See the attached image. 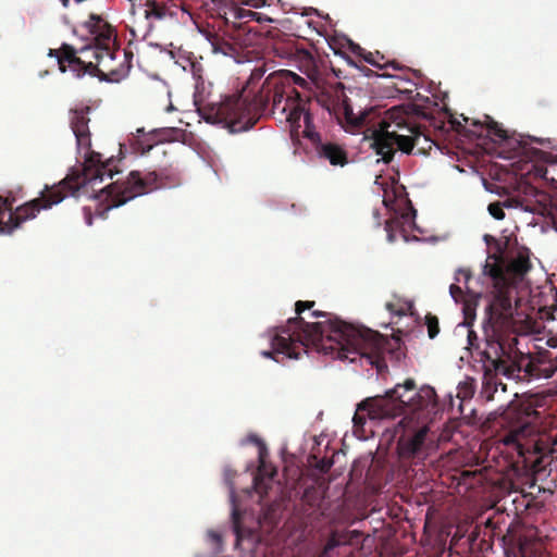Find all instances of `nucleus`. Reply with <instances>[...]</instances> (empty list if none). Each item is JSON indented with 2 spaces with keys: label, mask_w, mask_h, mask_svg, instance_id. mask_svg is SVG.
Masks as SVG:
<instances>
[{
  "label": "nucleus",
  "mask_w": 557,
  "mask_h": 557,
  "mask_svg": "<svg viewBox=\"0 0 557 557\" xmlns=\"http://www.w3.org/2000/svg\"><path fill=\"white\" fill-rule=\"evenodd\" d=\"M505 557H522V525L511 524L503 539Z\"/></svg>",
  "instance_id": "obj_22"
},
{
  "label": "nucleus",
  "mask_w": 557,
  "mask_h": 557,
  "mask_svg": "<svg viewBox=\"0 0 557 557\" xmlns=\"http://www.w3.org/2000/svg\"><path fill=\"white\" fill-rule=\"evenodd\" d=\"M510 269L512 270L513 274L517 277L522 276V252L521 251L517 252V255L510 265Z\"/></svg>",
  "instance_id": "obj_34"
},
{
  "label": "nucleus",
  "mask_w": 557,
  "mask_h": 557,
  "mask_svg": "<svg viewBox=\"0 0 557 557\" xmlns=\"http://www.w3.org/2000/svg\"><path fill=\"white\" fill-rule=\"evenodd\" d=\"M307 86L305 78L290 71L273 72L257 91L244 90L221 102L207 103L198 111L207 122L223 124L232 133L248 131L267 114L278 113L294 131L302 126V135L311 141L319 158L334 166H344L348 163L345 149L335 143L322 141L315 131L309 96L298 89L305 90Z\"/></svg>",
  "instance_id": "obj_1"
},
{
  "label": "nucleus",
  "mask_w": 557,
  "mask_h": 557,
  "mask_svg": "<svg viewBox=\"0 0 557 557\" xmlns=\"http://www.w3.org/2000/svg\"><path fill=\"white\" fill-rule=\"evenodd\" d=\"M520 335L522 324L508 320L494 330L493 336L486 338L483 357L491 362L496 373L508 379L519 377L522 370V352L518 347Z\"/></svg>",
  "instance_id": "obj_11"
},
{
  "label": "nucleus",
  "mask_w": 557,
  "mask_h": 557,
  "mask_svg": "<svg viewBox=\"0 0 557 557\" xmlns=\"http://www.w3.org/2000/svg\"><path fill=\"white\" fill-rule=\"evenodd\" d=\"M416 215V210L411 208V213H404L400 218L395 216L385 222V231L387 233V239L393 243L396 239L395 230L401 224V220L408 221L410 218Z\"/></svg>",
  "instance_id": "obj_25"
},
{
  "label": "nucleus",
  "mask_w": 557,
  "mask_h": 557,
  "mask_svg": "<svg viewBox=\"0 0 557 557\" xmlns=\"http://www.w3.org/2000/svg\"><path fill=\"white\" fill-rule=\"evenodd\" d=\"M236 15V25H232L234 28L243 32L250 33L252 29L247 25L250 21H256L258 23L273 22L271 17L264 15L262 13L253 12L251 10H246L237 7L235 12Z\"/></svg>",
  "instance_id": "obj_23"
},
{
  "label": "nucleus",
  "mask_w": 557,
  "mask_h": 557,
  "mask_svg": "<svg viewBox=\"0 0 557 557\" xmlns=\"http://www.w3.org/2000/svg\"><path fill=\"white\" fill-rule=\"evenodd\" d=\"M271 336V350H263L261 355L265 358H272L276 362L283 359H299L302 352H307L309 346H300L297 335L293 334L290 339L282 338L281 335L287 336L283 333V325L276 326Z\"/></svg>",
  "instance_id": "obj_16"
},
{
  "label": "nucleus",
  "mask_w": 557,
  "mask_h": 557,
  "mask_svg": "<svg viewBox=\"0 0 557 557\" xmlns=\"http://www.w3.org/2000/svg\"><path fill=\"white\" fill-rule=\"evenodd\" d=\"M449 292H450V295L453 296V298L456 300L459 297H461V295H462V289L458 285H455V284L450 285Z\"/></svg>",
  "instance_id": "obj_41"
},
{
  "label": "nucleus",
  "mask_w": 557,
  "mask_h": 557,
  "mask_svg": "<svg viewBox=\"0 0 557 557\" xmlns=\"http://www.w3.org/2000/svg\"><path fill=\"white\" fill-rule=\"evenodd\" d=\"M263 76V71L262 70H255L251 74V77L250 79H260L261 77Z\"/></svg>",
  "instance_id": "obj_43"
},
{
  "label": "nucleus",
  "mask_w": 557,
  "mask_h": 557,
  "mask_svg": "<svg viewBox=\"0 0 557 557\" xmlns=\"http://www.w3.org/2000/svg\"><path fill=\"white\" fill-rule=\"evenodd\" d=\"M473 394H474L473 380L459 384L458 394H457V396L459 398H461V399L471 398L473 396Z\"/></svg>",
  "instance_id": "obj_31"
},
{
  "label": "nucleus",
  "mask_w": 557,
  "mask_h": 557,
  "mask_svg": "<svg viewBox=\"0 0 557 557\" xmlns=\"http://www.w3.org/2000/svg\"><path fill=\"white\" fill-rule=\"evenodd\" d=\"M482 473L480 470H463L460 473L459 484H465L470 487H473L475 484H479L482 482Z\"/></svg>",
  "instance_id": "obj_29"
},
{
  "label": "nucleus",
  "mask_w": 557,
  "mask_h": 557,
  "mask_svg": "<svg viewBox=\"0 0 557 557\" xmlns=\"http://www.w3.org/2000/svg\"><path fill=\"white\" fill-rule=\"evenodd\" d=\"M349 50L357 57L361 58L363 60V55L367 54L368 51H366L363 48H361L358 44L350 42L349 44Z\"/></svg>",
  "instance_id": "obj_36"
},
{
  "label": "nucleus",
  "mask_w": 557,
  "mask_h": 557,
  "mask_svg": "<svg viewBox=\"0 0 557 557\" xmlns=\"http://www.w3.org/2000/svg\"><path fill=\"white\" fill-rule=\"evenodd\" d=\"M362 406H363V400L358 405L357 410L352 418L355 428H362L366 423L367 418H369L371 420L388 419V417L374 416V413L372 412V410H374V407L372 406V404L364 405L363 408H362Z\"/></svg>",
  "instance_id": "obj_24"
},
{
  "label": "nucleus",
  "mask_w": 557,
  "mask_h": 557,
  "mask_svg": "<svg viewBox=\"0 0 557 557\" xmlns=\"http://www.w3.org/2000/svg\"><path fill=\"white\" fill-rule=\"evenodd\" d=\"M274 0H246L245 3L247 5L253 7V8H260L265 5H271Z\"/></svg>",
  "instance_id": "obj_37"
},
{
  "label": "nucleus",
  "mask_w": 557,
  "mask_h": 557,
  "mask_svg": "<svg viewBox=\"0 0 557 557\" xmlns=\"http://www.w3.org/2000/svg\"><path fill=\"white\" fill-rule=\"evenodd\" d=\"M468 344H469L470 348H478L479 347V345H478V335L472 330H470L468 332Z\"/></svg>",
  "instance_id": "obj_38"
},
{
  "label": "nucleus",
  "mask_w": 557,
  "mask_h": 557,
  "mask_svg": "<svg viewBox=\"0 0 557 557\" xmlns=\"http://www.w3.org/2000/svg\"><path fill=\"white\" fill-rule=\"evenodd\" d=\"M180 183L178 174L171 168L150 171L141 174L132 171L125 181H116L100 188V198L107 202L106 209L117 208L135 197L145 195L158 188L176 186Z\"/></svg>",
  "instance_id": "obj_10"
},
{
  "label": "nucleus",
  "mask_w": 557,
  "mask_h": 557,
  "mask_svg": "<svg viewBox=\"0 0 557 557\" xmlns=\"http://www.w3.org/2000/svg\"><path fill=\"white\" fill-rule=\"evenodd\" d=\"M386 309H387L388 311H391V312H396V313H398V311H396L395 306H394L392 302H387V304H386Z\"/></svg>",
  "instance_id": "obj_45"
},
{
  "label": "nucleus",
  "mask_w": 557,
  "mask_h": 557,
  "mask_svg": "<svg viewBox=\"0 0 557 557\" xmlns=\"http://www.w3.org/2000/svg\"><path fill=\"white\" fill-rule=\"evenodd\" d=\"M532 143L550 144L524 134V223L542 232L557 231V199L546 190L557 188V157L531 147Z\"/></svg>",
  "instance_id": "obj_6"
},
{
  "label": "nucleus",
  "mask_w": 557,
  "mask_h": 557,
  "mask_svg": "<svg viewBox=\"0 0 557 557\" xmlns=\"http://www.w3.org/2000/svg\"><path fill=\"white\" fill-rule=\"evenodd\" d=\"M347 62L349 65H352V66L359 69L360 71H362L366 76H371L373 74V71H371L370 69H368L363 65L362 66L358 65L351 58H347Z\"/></svg>",
  "instance_id": "obj_39"
},
{
  "label": "nucleus",
  "mask_w": 557,
  "mask_h": 557,
  "mask_svg": "<svg viewBox=\"0 0 557 557\" xmlns=\"http://www.w3.org/2000/svg\"><path fill=\"white\" fill-rule=\"evenodd\" d=\"M208 537L216 545L222 544V535L213 530L208 531Z\"/></svg>",
  "instance_id": "obj_40"
},
{
  "label": "nucleus",
  "mask_w": 557,
  "mask_h": 557,
  "mask_svg": "<svg viewBox=\"0 0 557 557\" xmlns=\"http://www.w3.org/2000/svg\"><path fill=\"white\" fill-rule=\"evenodd\" d=\"M61 1H62V4H63L64 7H67V5H69V0H61Z\"/></svg>",
  "instance_id": "obj_48"
},
{
  "label": "nucleus",
  "mask_w": 557,
  "mask_h": 557,
  "mask_svg": "<svg viewBox=\"0 0 557 557\" xmlns=\"http://www.w3.org/2000/svg\"><path fill=\"white\" fill-rule=\"evenodd\" d=\"M374 407L372 412L376 417L395 418L404 416L399 425L410 422L431 421L436 413V393L431 386L417 387L413 379H407L403 384H396L382 396L369 397L363 405ZM364 406H362L363 408Z\"/></svg>",
  "instance_id": "obj_9"
},
{
  "label": "nucleus",
  "mask_w": 557,
  "mask_h": 557,
  "mask_svg": "<svg viewBox=\"0 0 557 557\" xmlns=\"http://www.w3.org/2000/svg\"><path fill=\"white\" fill-rule=\"evenodd\" d=\"M210 41L212 49L215 53H222L227 57H233L237 52V49L233 44L226 41L225 39L219 36L212 37Z\"/></svg>",
  "instance_id": "obj_27"
},
{
  "label": "nucleus",
  "mask_w": 557,
  "mask_h": 557,
  "mask_svg": "<svg viewBox=\"0 0 557 557\" xmlns=\"http://www.w3.org/2000/svg\"><path fill=\"white\" fill-rule=\"evenodd\" d=\"M232 522H233V530L236 535V546H238L243 540L252 536L253 532L249 529H245L242 525L240 515L237 511V509H234L232 512Z\"/></svg>",
  "instance_id": "obj_26"
},
{
  "label": "nucleus",
  "mask_w": 557,
  "mask_h": 557,
  "mask_svg": "<svg viewBox=\"0 0 557 557\" xmlns=\"http://www.w3.org/2000/svg\"><path fill=\"white\" fill-rule=\"evenodd\" d=\"M512 413H513L512 411H506L505 412V419L506 420H510L512 418Z\"/></svg>",
  "instance_id": "obj_46"
},
{
  "label": "nucleus",
  "mask_w": 557,
  "mask_h": 557,
  "mask_svg": "<svg viewBox=\"0 0 557 557\" xmlns=\"http://www.w3.org/2000/svg\"><path fill=\"white\" fill-rule=\"evenodd\" d=\"M520 302H521V299L518 297V298L516 299V307H517V308L520 306Z\"/></svg>",
  "instance_id": "obj_47"
},
{
  "label": "nucleus",
  "mask_w": 557,
  "mask_h": 557,
  "mask_svg": "<svg viewBox=\"0 0 557 557\" xmlns=\"http://www.w3.org/2000/svg\"><path fill=\"white\" fill-rule=\"evenodd\" d=\"M385 57L380 53L379 51L375 52H367V54L363 55V61L371 64L372 66H375L377 69H384L387 66L393 67L394 70H400V66L396 63V61H391L382 64L381 62L384 61Z\"/></svg>",
  "instance_id": "obj_28"
},
{
  "label": "nucleus",
  "mask_w": 557,
  "mask_h": 557,
  "mask_svg": "<svg viewBox=\"0 0 557 557\" xmlns=\"http://www.w3.org/2000/svg\"><path fill=\"white\" fill-rule=\"evenodd\" d=\"M428 423L429 421L414 420L410 424L399 425L404 429V433L397 441V453L403 461L418 462L426 457Z\"/></svg>",
  "instance_id": "obj_13"
},
{
  "label": "nucleus",
  "mask_w": 557,
  "mask_h": 557,
  "mask_svg": "<svg viewBox=\"0 0 557 557\" xmlns=\"http://www.w3.org/2000/svg\"><path fill=\"white\" fill-rule=\"evenodd\" d=\"M332 465L333 462L329 459H321L319 460L317 463H315V468L322 472V473H326L330 471V469L332 468Z\"/></svg>",
  "instance_id": "obj_35"
},
{
  "label": "nucleus",
  "mask_w": 557,
  "mask_h": 557,
  "mask_svg": "<svg viewBox=\"0 0 557 557\" xmlns=\"http://www.w3.org/2000/svg\"><path fill=\"white\" fill-rule=\"evenodd\" d=\"M314 301L298 300L295 304L296 317L289 318L283 325L282 338L290 339L297 335L300 346L313 347L317 350L335 356L338 359L355 361L357 357H366L370 363L380 367L385 351L389 350V341L376 331L364 326H356L333 317L324 311H312L310 318H325V321L307 322L301 313L314 307Z\"/></svg>",
  "instance_id": "obj_2"
},
{
  "label": "nucleus",
  "mask_w": 557,
  "mask_h": 557,
  "mask_svg": "<svg viewBox=\"0 0 557 557\" xmlns=\"http://www.w3.org/2000/svg\"><path fill=\"white\" fill-rule=\"evenodd\" d=\"M530 255L524 247V382L546 380L557 371V336L546 333L544 325L555 319L557 293L544 268H535Z\"/></svg>",
  "instance_id": "obj_3"
},
{
  "label": "nucleus",
  "mask_w": 557,
  "mask_h": 557,
  "mask_svg": "<svg viewBox=\"0 0 557 557\" xmlns=\"http://www.w3.org/2000/svg\"><path fill=\"white\" fill-rule=\"evenodd\" d=\"M523 497H524V512L530 510V509H539L541 507H543V502L542 500H537L535 497H533V492H525L524 491V494H523Z\"/></svg>",
  "instance_id": "obj_32"
},
{
  "label": "nucleus",
  "mask_w": 557,
  "mask_h": 557,
  "mask_svg": "<svg viewBox=\"0 0 557 557\" xmlns=\"http://www.w3.org/2000/svg\"><path fill=\"white\" fill-rule=\"evenodd\" d=\"M255 443L260 445L259 449V467L253 478V488L261 496L267 494L270 487V482L276 474V469L271 463L265 461V447L257 437L252 440Z\"/></svg>",
  "instance_id": "obj_18"
},
{
  "label": "nucleus",
  "mask_w": 557,
  "mask_h": 557,
  "mask_svg": "<svg viewBox=\"0 0 557 557\" xmlns=\"http://www.w3.org/2000/svg\"><path fill=\"white\" fill-rule=\"evenodd\" d=\"M128 1H129V2H133V3L135 2V0H128Z\"/></svg>",
  "instance_id": "obj_50"
},
{
  "label": "nucleus",
  "mask_w": 557,
  "mask_h": 557,
  "mask_svg": "<svg viewBox=\"0 0 557 557\" xmlns=\"http://www.w3.org/2000/svg\"><path fill=\"white\" fill-rule=\"evenodd\" d=\"M549 391L541 393L524 392V487L535 488L534 475L546 471L554 453L553 441L548 433V423L544 422L545 407L552 398Z\"/></svg>",
  "instance_id": "obj_7"
},
{
  "label": "nucleus",
  "mask_w": 557,
  "mask_h": 557,
  "mask_svg": "<svg viewBox=\"0 0 557 557\" xmlns=\"http://www.w3.org/2000/svg\"><path fill=\"white\" fill-rule=\"evenodd\" d=\"M487 210L490 214L496 220H503L505 218V212L503 209V205L500 202H492L488 205Z\"/></svg>",
  "instance_id": "obj_33"
},
{
  "label": "nucleus",
  "mask_w": 557,
  "mask_h": 557,
  "mask_svg": "<svg viewBox=\"0 0 557 557\" xmlns=\"http://www.w3.org/2000/svg\"><path fill=\"white\" fill-rule=\"evenodd\" d=\"M358 535L359 533L355 530H332L315 557H337V548L341 546L350 545L352 541L358 537Z\"/></svg>",
  "instance_id": "obj_19"
},
{
  "label": "nucleus",
  "mask_w": 557,
  "mask_h": 557,
  "mask_svg": "<svg viewBox=\"0 0 557 557\" xmlns=\"http://www.w3.org/2000/svg\"><path fill=\"white\" fill-rule=\"evenodd\" d=\"M491 275L496 280L503 278V271L500 268L495 267L492 269Z\"/></svg>",
  "instance_id": "obj_42"
},
{
  "label": "nucleus",
  "mask_w": 557,
  "mask_h": 557,
  "mask_svg": "<svg viewBox=\"0 0 557 557\" xmlns=\"http://www.w3.org/2000/svg\"><path fill=\"white\" fill-rule=\"evenodd\" d=\"M487 135L497 144L498 157L509 161L503 168L511 171L516 176L517 184L522 181V139L511 138L508 132L504 129L497 122L490 121L487 126Z\"/></svg>",
  "instance_id": "obj_12"
},
{
  "label": "nucleus",
  "mask_w": 557,
  "mask_h": 557,
  "mask_svg": "<svg viewBox=\"0 0 557 557\" xmlns=\"http://www.w3.org/2000/svg\"><path fill=\"white\" fill-rule=\"evenodd\" d=\"M524 557H548L542 542V534L533 524L524 521Z\"/></svg>",
  "instance_id": "obj_20"
},
{
  "label": "nucleus",
  "mask_w": 557,
  "mask_h": 557,
  "mask_svg": "<svg viewBox=\"0 0 557 557\" xmlns=\"http://www.w3.org/2000/svg\"><path fill=\"white\" fill-rule=\"evenodd\" d=\"M425 324L428 327V335L431 339L435 338L440 333V323L436 315L428 313L425 315Z\"/></svg>",
  "instance_id": "obj_30"
},
{
  "label": "nucleus",
  "mask_w": 557,
  "mask_h": 557,
  "mask_svg": "<svg viewBox=\"0 0 557 557\" xmlns=\"http://www.w3.org/2000/svg\"><path fill=\"white\" fill-rule=\"evenodd\" d=\"M305 60L307 61L308 64L314 63L313 55L308 51H305Z\"/></svg>",
  "instance_id": "obj_44"
},
{
  "label": "nucleus",
  "mask_w": 557,
  "mask_h": 557,
  "mask_svg": "<svg viewBox=\"0 0 557 557\" xmlns=\"http://www.w3.org/2000/svg\"><path fill=\"white\" fill-rule=\"evenodd\" d=\"M86 26L95 35L92 45L76 50L69 44H62L59 49H50L48 55L58 60L62 73L70 69L76 77L89 74L98 76L101 81L120 82L127 75L129 66H125L124 62L116 67L112 66L120 54L113 27L96 14L89 16Z\"/></svg>",
  "instance_id": "obj_5"
},
{
  "label": "nucleus",
  "mask_w": 557,
  "mask_h": 557,
  "mask_svg": "<svg viewBox=\"0 0 557 557\" xmlns=\"http://www.w3.org/2000/svg\"><path fill=\"white\" fill-rule=\"evenodd\" d=\"M89 107L75 108L70 111V125L76 138L77 149L84 152L85 164L82 183L72 178H64L52 186L46 185L38 198H35L11 211V203L8 198L0 196V233L11 234L25 221L36 218L40 210L50 209L60 203L69 194L76 195L81 185L102 182L104 177L112 178L120 171L113 157L102 160V156L91 151V134L89 131Z\"/></svg>",
  "instance_id": "obj_4"
},
{
  "label": "nucleus",
  "mask_w": 557,
  "mask_h": 557,
  "mask_svg": "<svg viewBox=\"0 0 557 557\" xmlns=\"http://www.w3.org/2000/svg\"><path fill=\"white\" fill-rule=\"evenodd\" d=\"M123 57H124V59H126V57H127V52L126 51H123Z\"/></svg>",
  "instance_id": "obj_49"
},
{
  "label": "nucleus",
  "mask_w": 557,
  "mask_h": 557,
  "mask_svg": "<svg viewBox=\"0 0 557 557\" xmlns=\"http://www.w3.org/2000/svg\"><path fill=\"white\" fill-rule=\"evenodd\" d=\"M317 102L324 108L331 116H335L342 122V115L345 122L352 127L366 126L369 123V112H362L356 115L352 108L345 99L343 87L324 89L318 97Z\"/></svg>",
  "instance_id": "obj_14"
},
{
  "label": "nucleus",
  "mask_w": 557,
  "mask_h": 557,
  "mask_svg": "<svg viewBox=\"0 0 557 557\" xmlns=\"http://www.w3.org/2000/svg\"><path fill=\"white\" fill-rule=\"evenodd\" d=\"M202 7L212 18H218L221 25H236L237 5L234 0H208L203 2Z\"/></svg>",
  "instance_id": "obj_17"
},
{
  "label": "nucleus",
  "mask_w": 557,
  "mask_h": 557,
  "mask_svg": "<svg viewBox=\"0 0 557 557\" xmlns=\"http://www.w3.org/2000/svg\"><path fill=\"white\" fill-rule=\"evenodd\" d=\"M517 422L512 425V430L504 437L503 444L506 448L507 466L505 467L506 476L510 481L511 488L521 490L522 468L520 467V458L522 457V422L521 411L517 410Z\"/></svg>",
  "instance_id": "obj_15"
},
{
  "label": "nucleus",
  "mask_w": 557,
  "mask_h": 557,
  "mask_svg": "<svg viewBox=\"0 0 557 557\" xmlns=\"http://www.w3.org/2000/svg\"><path fill=\"white\" fill-rule=\"evenodd\" d=\"M380 128L373 132L371 148L385 163H389L395 154V145L404 153H411L414 148L419 153L431 150L433 140L414 121V115L405 106L393 107L385 111L379 123Z\"/></svg>",
  "instance_id": "obj_8"
},
{
  "label": "nucleus",
  "mask_w": 557,
  "mask_h": 557,
  "mask_svg": "<svg viewBox=\"0 0 557 557\" xmlns=\"http://www.w3.org/2000/svg\"><path fill=\"white\" fill-rule=\"evenodd\" d=\"M493 528L492 520L484 524H476L469 535L470 547L473 550L487 552L492 549Z\"/></svg>",
  "instance_id": "obj_21"
}]
</instances>
